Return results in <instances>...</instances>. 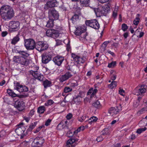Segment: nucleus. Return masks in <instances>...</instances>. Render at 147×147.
Returning a JSON list of instances; mask_svg holds the SVG:
<instances>
[{"label": "nucleus", "mask_w": 147, "mask_h": 147, "mask_svg": "<svg viewBox=\"0 0 147 147\" xmlns=\"http://www.w3.org/2000/svg\"><path fill=\"white\" fill-rule=\"evenodd\" d=\"M20 23L18 21H12L10 22L9 27L13 30L14 31H17L20 28Z\"/></svg>", "instance_id": "nucleus-16"}, {"label": "nucleus", "mask_w": 147, "mask_h": 147, "mask_svg": "<svg viewBox=\"0 0 147 147\" xmlns=\"http://www.w3.org/2000/svg\"><path fill=\"white\" fill-rule=\"evenodd\" d=\"M117 85V82L116 81H113L111 84L109 85V87L111 89L116 87Z\"/></svg>", "instance_id": "nucleus-36"}, {"label": "nucleus", "mask_w": 147, "mask_h": 147, "mask_svg": "<svg viewBox=\"0 0 147 147\" xmlns=\"http://www.w3.org/2000/svg\"><path fill=\"white\" fill-rule=\"evenodd\" d=\"M111 7V3H108L107 4L105 5L104 7H102L105 16H106L107 14L110 11V8Z\"/></svg>", "instance_id": "nucleus-22"}, {"label": "nucleus", "mask_w": 147, "mask_h": 147, "mask_svg": "<svg viewBox=\"0 0 147 147\" xmlns=\"http://www.w3.org/2000/svg\"><path fill=\"white\" fill-rule=\"evenodd\" d=\"M97 119L98 118L94 116L92 117L90 119H88V123L92 124L93 123L96 122Z\"/></svg>", "instance_id": "nucleus-30"}, {"label": "nucleus", "mask_w": 147, "mask_h": 147, "mask_svg": "<svg viewBox=\"0 0 147 147\" xmlns=\"http://www.w3.org/2000/svg\"><path fill=\"white\" fill-rule=\"evenodd\" d=\"M78 121L81 122H82L84 121H88V117L86 116L85 115H81L80 117H78Z\"/></svg>", "instance_id": "nucleus-24"}, {"label": "nucleus", "mask_w": 147, "mask_h": 147, "mask_svg": "<svg viewBox=\"0 0 147 147\" xmlns=\"http://www.w3.org/2000/svg\"><path fill=\"white\" fill-rule=\"evenodd\" d=\"M87 36V34L86 33H84L83 35H82L80 37V40H84V41L86 40L87 39L86 38V36Z\"/></svg>", "instance_id": "nucleus-39"}, {"label": "nucleus", "mask_w": 147, "mask_h": 147, "mask_svg": "<svg viewBox=\"0 0 147 147\" xmlns=\"http://www.w3.org/2000/svg\"><path fill=\"white\" fill-rule=\"evenodd\" d=\"M104 136H102V134L101 136L98 137L96 138V140L98 142H100L102 141L103 140L104 137H103Z\"/></svg>", "instance_id": "nucleus-51"}, {"label": "nucleus", "mask_w": 147, "mask_h": 147, "mask_svg": "<svg viewBox=\"0 0 147 147\" xmlns=\"http://www.w3.org/2000/svg\"><path fill=\"white\" fill-rule=\"evenodd\" d=\"M108 45V42L107 41L104 42L102 45V47L104 48V51L106 49V48Z\"/></svg>", "instance_id": "nucleus-57"}, {"label": "nucleus", "mask_w": 147, "mask_h": 147, "mask_svg": "<svg viewBox=\"0 0 147 147\" xmlns=\"http://www.w3.org/2000/svg\"><path fill=\"white\" fill-rule=\"evenodd\" d=\"M79 19V16L78 15L75 14L71 18V20L73 23L74 24Z\"/></svg>", "instance_id": "nucleus-31"}, {"label": "nucleus", "mask_w": 147, "mask_h": 147, "mask_svg": "<svg viewBox=\"0 0 147 147\" xmlns=\"http://www.w3.org/2000/svg\"><path fill=\"white\" fill-rule=\"evenodd\" d=\"M93 91V88H91L88 90V91L87 92V94L88 95H89L90 94H92V93Z\"/></svg>", "instance_id": "nucleus-59"}, {"label": "nucleus", "mask_w": 147, "mask_h": 147, "mask_svg": "<svg viewBox=\"0 0 147 147\" xmlns=\"http://www.w3.org/2000/svg\"><path fill=\"white\" fill-rule=\"evenodd\" d=\"M24 46L28 50H32L35 48L36 42L32 39L29 38L24 40Z\"/></svg>", "instance_id": "nucleus-6"}, {"label": "nucleus", "mask_w": 147, "mask_h": 147, "mask_svg": "<svg viewBox=\"0 0 147 147\" xmlns=\"http://www.w3.org/2000/svg\"><path fill=\"white\" fill-rule=\"evenodd\" d=\"M139 20L140 18L139 17H137L136 18L134 21V24L135 25H137L139 23Z\"/></svg>", "instance_id": "nucleus-47"}, {"label": "nucleus", "mask_w": 147, "mask_h": 147, "mask_svg": "<svg viewBox=\"0 0 147 147\" xmlns=\"http://www.w3.org/2000/svg\"><path fill=\"white\" fill-rule=\"evenodd\" d=\"M119 45V43L118 42H114L112 45V46L115 48H117L118 47Z\"/></svg>", "instance_id": "nucleus-60"}, {"label": "nucleus", "mask_w": 147, "mask_h": 147, "mask_svg": "<svg viewBox=\"0 0 147 147\" xmlns=\"http://www.w3.org/2000/svg\"><path fill=\"white\" fill-rule=\"evenodd\" d=\"M54 20L53 19L49 18V20L47 22L46 26L48 28H52L53 26V21Z\"/></svg>", "instance_id": "nucleus-29"}, {"label": "nucleus", "mask_w": 147, "mask_h": 147, "mask_svg": "<svg viewBox=\"0 0 147 147\" xmlns=\"http://www.w3.org/2000/svg\"><path fill=\"white\" fill-rule=\"evenodd\" d=\"M54 56V54L52 51H47L41 55L42 62L44 64L48 63L52 60Z\"/></svg>", "instance_id": "nucleus-2"}, {"label": "nucleus", "mask_w": 147, "mask_h": 147, "mask_svg": "<svg viewBox=\"0 0 147 147\" xmlns=\"http://www.w3.org/2000/svg\"><path fill=\"white\" fill-rule=\"evenodd\" d=\"M13 61L15 62L20 64L21 65L27 66L28 64L29 60L25 58L18 56H14Z\"/></svg>", "instance_id": "nucleus-4"}, {"label": "nucleus", "mask_w": 147, "mask_h": 147, "mask_svg": "<svg viewBox=\"0 0 147 147\" xmlns=\"http://www.w3.org/2000/svg\"><path fill=\"white\" fill-rule=\"evenodd\" d=\"M86 27L85 25H82L78 26L76 28L75 32V34L77 36H79L82 33H84L86 31Z\"/></svg>", "instance_id": "nucleus-20"}, {"label": "nucleus", "mask_w": 147, "mask_h": 147, "mask_svg": "<svg viewBox=\"0 0 147 147\" xmlns=\"http://www.w3.org/2000/svg\"><path fill=\"white\" fill-rule=\"evenodd\" d=\"M121 110V105L115 107H111L109 110V113L113 116L117 114Z\"/></svg>", "instance_id": "nucleus-17"}, {"label": "nucleus", "mask_w": 147, "mask_h": 147, "mask_svg": "<svg viewBox=\"0 0 147 147\" xmlns=\"http://www.w3.org/2000/svg\"><path fill=\"white\" fill-rule=\"evenodd\" d=\"M51 121V119H48V120L45 122V125L46 126H48V125H49Z\"/></svg>", "instance_id": "nucleus-56"}, {"label": "nucleus", "mask_w": 147, "mask_h": 147, "mask_svg": "<svg viewBox=\"0 0 147 147\" xmlns=\"http://www.w3.org/2000/svg\"><path fill=\"white\" fill-rule=\"evenodd\" d=\"M116 61H113L111 63H109L108 67H113L116 65Z\"/></svg>", "instance_id": "nucleus-44"}, {"label": "nucleus", "mask_w": 147, "mask_h": 147, "mask_svg": "<svg viewBox=\"0 0 147 147\" xmlns=\"http://www.w3.org/2000/svg\"><path fill=\"white\" fill-rule=\"evenodd\" d=\"M20 40L19 34L17 35L14 37L12 40L11 43L13 45H16Z\"/></svg>", "instance_id": "nucleus-27"}, {"label": "nucleus", "mask_w": 147, "mask_h": 147, "mask_svg": "<svg viewBox=\"0 0 147 147\" xmlns=\"http://www.w3.org/2000/svg\"><path fill=\"white\" fill-rule=\"evenodd\" d=\"M14 107L19 111H22L25 109V103L22 100H18L15 101Z\"/></svg>", "instance_id": "nucleus-13"}, {"label": "nucleus", "mask_w": 147, "mask_h": 147, "mask_svg": "<svg viewBox=\"0 0 147 147\" xmlns=\"http://www.w3.org/2000/svg\"><path fill=\"white\" fill-rule=\"evenodd\" d=\"M84 129L83 127H80L78 128L76 130L73 131L74 134H77L78 132H80L81 130L83 131Z\"/></svg>", "instance_id": "nucleus-43"}, {"label": "nucleus", "mask_w": 147, "mask_h": 147, "mask_svg": "<svg viewBox=\"0 0 147 147\" xmlns=\"http://www.w3.org/2000/svg\"><path fill=\"white\" fill-rule=\"evenodd\" d=\"M7 92L11 96L15 97L17 96V95L12 90L8 89L7 90Z\"/></svg>", "instance_id": "nucleus-33"}, {"label": "nucleus", "mask_w": 147, "mask_h": 147, "mask_svg": "<svg viewBox=\"0 0 147 147\" xmlns=\"http://www.w3.org/2000/svg\"><path fill=\"white\" fill-rule=\"evenodd\" d=\"M58 5V3L56 0H52L47 2L45 6V9H47L50 7L57 6Z\"/></svg>", "instance_id": "nucleus-18"}, {"label": "nucleus", "mask_w": 147, "mask_h": 147, "mask_svg": "<svg viewBox=\"0 0 147 147\" xmlns=\"http://www.w3.org/2000/svg\"><path fill=\"white\" fill-rule=\"evenodd\" d=\"M35 49L39 52L47 50L49 47L48 45L45 42L39 41L36 42Z\"/></svg>", "instance_id": "nucleus-3"}, {"label": "nucleus", "mask_w": 147, "mask_h": 147, "mask_svg": "<svg viewBox=\"0 0 147 147\" xmlns=\"http://www.w3.org/2000/svg\"><path fill=\"white\" fill-rule=\"evenodd\" d=\"M92 106L97 109H100L101 107V105L98 100L94 102L92 104Z\"/></svg>", "instance_id": "nucleus-32"}, {"label": "nucleus", "mask_w": 147, "mask_h": 147, "mask_svg": "<svg viewBox=\"0 0 147 147\" xmlns=\"http://www.w3.org/2000/svg\"><path fill=\"white\" fill-rule=\"evenodd\" d=\"M109 131L107 128H105L102 131V136L109 135Z\"/></svg>", "instance_id": "nucleus-37"}, {"label": "nucleus", "mask_w": 147, "mask_h": 147, "mask_svg": "<svg viewBox=\"0 0 147 147\" xmlns=\"http://www.w3.org/2000/svg\"><path fill=\"white\" fill-rule=\"evenodd\" d=\"M53 103L54 102L52 100H49L47 101V102L45 103V106H47L53 104Z\"/></svg>", "instance_id": "nucleus-41"}, {"label": "nucleus", "mask_w": 147, "mask_h": 147, "mask_svg": "<svg viewBox=\"0 0 147 147\" xmlns=\"http://www.w3.org/2000/svg\"><path fill=\"white\" fill-rule=\"evenodd\" d=\"M37 122H36L32 123L29 126V128L30 129H33L35 126L37 124Z\"/></svg>", "instance_id": "nucleus-48"}, {"label": "nucleus", "mask_w": 147, "mask_h": 147, "mask_svg": "<svg viewBox=\"0 0 147 147\" xmlns=\"http://www.w3.org/2000/svg\"><path fill=\"white\" fill-rule=\"evenodd\" d=\"M7 31L3 32L1 33V36L2 37H4L7 34Z\"/></svg>", "instance_id": "nucleus-62"}, {"label": "nucleus", "mask_w": 147, "mask_h": 147, "mask_svg": "<svg viewBox=\"0 0 147 147\" xmlns=\"http://www.w3.org/2000/svg\"><path fill=\"white\" fill-rule=\"evenodd\" d=\"M146 129V127L138 129L137 130L136 132L138 134H141L142 132L145 131Z\"/></svg>", "instance_id": "nucleus-46"}, {"label": "nucleus", "mask_w": 147, "mask_h": 147, "mask_svg": "<svg viewBox=\"0 0 147 147\" xmlns=\"http://www.w3.org/2000/svg\"><path fill=\"white\" fill-rule=\"evenodd\" d=\"M76 115L78 116V117H80L81 115V112L80 111H78L76 112Z\"/></svg>", "instance_id": "nucleus-61"}, {"label": "nucleus", "mask_w": 147, "mask_h": 147, "mask_svg": "<svg viewBox=\"0 0 147 147\" xmlns=\"http://www.w3.org/2000/svg\"><path fill=\"white\" fill-rule=\"evenodd\" d=\"M128 27L125 24H123L122 25V29L124 31H126Z\"/></svg>", "instance_id": "nucleus-49"}, {"label": "nucleus", "mask_w": 147, "mask_h": 147, "mask_svg": "<svg viewBox=\"0 0 147 147\" xmlns=\"http://www.w3.org/2000/svg\"><path fill=\"white\" fill-rule=\"evenodd\" d=\"M97 87L96 86H95V88H94V89H93V91H92V93L91 94V97H93L94 95H95L96 93H97L98 90L96 89V88Z\"/></svg>", "instance_id": "nucleus-50"}, {"label": "nucleus", "mask_w": 147, "mask_h": 147, "mask_svg": "<svg viewBox=\"0 0 147 147\" xmlns=\"http://www.w3.org/2000/svg\"><path fill=\"white\" fill-rule=\"evenodd\" d=\"M72 90V89L71 88L67 86L65 88L64 90V92L65 93H68L69 92H71Z\"/></svg>", "instance_id": "nucleus-40"}, {"label": "nucleus", "mask_w": 147, "mask_h": 147, "mask_svg": "<svg viewBox=\"0 0 147 147\" xmlns=\"http://www.w3.org/2000/svg\"><path fill=\"white\" fill-rule=\"evenodd\" d=\"M34 111L32 109L31 110L30 113H29V116H32L34 114Z\"/></svg>", "instance_id": "nucleus-64"}, {"label": "nucleus", "mask_w": 147, "mask_h": 147, "mask_svg": "<svg viewBox=\"0 0 147 147\" xmlns=\"http://www.w3.org/2000/svg\"><path fill=\"white\" fill-rule=\"evenodd\" d=\"M113 73V72L111 71V79L113 80L114 81L117 78V76L115 74H112Z\"/></svg>", "instance_id": "nucleus-45"}, {"label": "nucleus", "mask_w": 147, "mask_h": 147, "mask_svg": "<svg viewBox=\"0 0 147 147\" xmlns=\"http://www.w3.org/2000/svg\"><path fill=\"white\" fill-rule=\"evenodd\" d=\"M95 12L96 16L98 17H100L101 16H104L102 8H98L95 10Z\"/></svg>", "instance_id": "nucleus-23"}, {"label": "nucleus", "mask_w": 147, "mask_h": 147, "mask_svg": "<svg viewBox=\"0 0 147 147\" xmlns=\"http://www.w3.org/2000/svg\"><path fill=\"white\" fill-rule=\"evenodd\" d=\"M56 45L58 46L60 45L61 44V41L58 40H56Z\"/></svg>", "instance_id": "nucleus-63"}, {"label": "nucleus", "mask_w": 147, "mask_h": 147, "mask_svg": "<svg viewBox=\"0 0 147 147\" xmlns=\"http://www.w3.org/2000/svg\"><path fill=\"white\" fill-rule=\"evenodd\" d=\"M90 0H80V4L81 6L86 7L88 6Z\"/></svg>", "instance_id": "nucleus-26"}, {"label": "nucleus", "mask_w": 147, "mask_h": 147, "mask_svg": "<svg viewBox=\"0 0 147 147\" xmlns=\"http://www.w3.org/2000/svg\"><path fill=\"white\" fill-rule=\"evenodd\" d=\"M125 93V91L123 89H121V88H119V93L123 96L124 95V94Z\"/></svg>", "instance_id": "nucleus-55"}, {"label": "nucleus", "mask_w": 147, "mask_h": 147, "mask_svg": "<svg viewBox=\"0 0 147 147\" xmlns=\"http://www.w3.org/2000/svg\"><path fill=\"white\" fill-rule=\"evenodd\" d=\"M43 85L45 88H47L52 86V82L47 80H46L43 82Z\"/></svg>", "instance_id": "nucleus-25"}, {"label": "nucleus", "mask_w": 147, "mask_h": 147, "mask_svg": "<svg viewBox=\"0 0 147 147\" xmlns=\"http://www.w3.org/2000/svg\"><path fill=\"white\" fill-rule=\"evenodd\" d=\"M6 135V132L4 130H2L0 132V137H3Z\"/></svg>", "instance_id": "nucleus-54"}, {"label": "nucleus", "mask_w": 147, "mask_h": 147, "mask_svg": "<svg viewBox=\"0 0 147 147\" xmlns=\"http://www.w3.org/2000/svg\"><path fill=\"white\" fill-rule=\"evenodd\" d=\"M85 24L87 26H90L95 29H98L99 28V25L96 19L86 20Z\"/></svg>", "instance_id": "nucleus-10"}, {"label": "nucleus", "mask_w": 147, "mask_h": 147, "mask_svg": "<svg viewBox=\"0 0 147 147\" xmlns=\"http://www.w3.org/2000/svg\"><path fill=\"white\" fill-rule=\"evenodd\" d=\"M72 117V115L71 113H68L66 116V118L67 119H69Z\"/></svg>", "instance_id": "nucleus-58"}, {"label": "nucleus", "mask_w": 147, "mask_h": 147, "mask_svg": "<svg viewBox=\"0 0 147 147\" xmlns=\"http://www.w3.org/2000/svg\"><path fill=\"white\" fill-rule=\"evenodd\" d=\"M26 128L23 125V123H22L18 125L15 130L18 136H21V138H23L26 134L25 132Z\"/></svg>", "instance_id": "nucleus-5"}, {"label": "nucleus", "mask_w": 147, "mask_h": 147, "mask_svg": "<svg viewBox=\"0 0 147 147\" xmlns=\"http://www.w3.org/2000/svg\"><path fill=\"white\" fill-rule=\"evenodd\" d=\"M32 139L34 140L32 143V147H41L45 142L44 139L42 137H37Z\"/></svg>", "instance_id": "nucleus-7"}, {"label": "nucleus", "mask_w": 147, "mask_h": 147, "mask_svg": "<svg viewBox=\"0 0 147 147\" xmlns=\"http://www.w3.org/2000/svg\"><path fill=\"white\" fill-rule=\"evenodd\" d=\"M45 110V107L44 106H41L38 108L37 112L40 114H42Z\"/></svg>", "instance_id": "nucleus-34"}, {"label": "nucleus", "mask_w": 147, "mask_h": 147, "mask_svg": "<svg viewBox=\"0 0 147 147\" xmlns=\"http://www.w3.org/2000/svg\"><path fill=\"white\" fill-rule=\"evenodd\" d=\"M64 60V57L59 55L55 57L53 59V62L56 65H60Z\"/></svg>", "instance_id": "nucleus-21"}, {"label": "nucleus", "mask_w": 147, "mask_h": 147, "mask_svg": "<svg viewBox=\"0 0 147 147\" xmlns=\"http://www.w3.org/2000/svg\"><path fill=\"white\" fill-rule=\"evenodd\" d=\"M117 9H115L114 10L113 12L112 16L113 17H114V18H115L116 17L117 15Z\"/></svg>", "instance_id": "nucleus-52"}, {"label": "nucleus", "mask_w": 147, "mask_h": 147, "mask_svg": "<svg viewBox=\"0 0 147 147\" xmlns=\"http://www.w3.org/2000/svg\"><path fill=\"white\" fill-rule=\"evenodd\" d=\"M78 140V139H76L74 137L70 138L67 141L65 147H75V143Z\"/></svg>", "instance_id": "nucleus-19"}, {"label": "nucleus", "mask_w": 147, "mask_h": 147, "mask_svg": "<svg viewBox=\"0 0 147 147\" xmlns=\"http://www.w3.org/2000/svg\"><path fill=\"white\" fill-rule=\"evenodd\" d=\"M14 88L20 92H27L28 90V88L25 85H21L17 82H14Z\"/></svg>", "instance_id": "nucleus-9"}, {"label": "nucleus", "mask_w": 147, "mask_h": 147, "mask_svg": "<svg viewBox=\"0 0 147 147\" xmlns=\"http://www.w3.org/2000/svg\"><path fill=\"white\" fill-rule=\"evenodd\" d=\"M73 76L71 72L68 71L66 72L64 75L61 76L59 77V80L60 82H63L66 81L69 78H71Z\"/></svg>", "instance_id": "nucleus-15"}, {"label": "nucleus", "mask_w": 147, "mask_h": 147, "mask_svg": "<svg viewBox=\"0 0 147 147\" xmlns=\"http://www.w3.org/2000/svg\"><path fill=\"white\" fill-rule=\"evenodd\" d=\"M36 71L31 70L29 71V73L30 74L32 75L35 79H37L41 81H42L44 79L43 76L40 74L39 72L37 71L39 69V67H36Z\"/></svg>", "instance_id": "nucleus-8"}, {"label": "nucleus", "mask_w": 147, "mask_h": 147, "mask_svg": "<svg viewBox=\"0 0 147 147\" xmlns=\"http://www.w3.org/2000/svg\"><path fill=\"white\" fill-rule=\"evenodd\" d=\"M17 52L20 54L24 57H28V54L26 52L24 51H17Z\"/></svg>", "instance_id": "nucleus-38"}, {"label": "nucleus", "mask_w": 147, "mask_h": 147, "mask_svg": "<svg viewBox=\"0 0 147 147\" xmlns=\"http://www.w3.org/2000/svg\"><path fill=\"white\" fill-rule=\"evenodd\" d=\"M74 134L73 132H71V131H69L67 132V135L68 137H72L73 136Z\"/></svg>", "instance_id": "nucleus-53"}, {"label": "nucleus", "mask_w": 147, "mask_h": 147, "mask_svg": "<svg viewBox=\"0 0 147 147\" xmlns=\"http://www.w3.org/2000/svg\"><path fill=\"white\" fill-rule=\"evenodd\" d=\"M146 89L145 86H141L135 89V94L136 95H142L146 92Z\"/></svg>", "instance_id": "nucleus-14"}, {"label": "nucleus", "mask_w": 147, "mask_h": 147, "mask_svg": "<svg viewBox=\"0 0 147 147\" xmlns=\"http://www.w3.org/2000/svg\"><path fill=\"white\" fill-rule=\"evenodd\" d=\"M46 35L49 37L56 38L59 36L58 31L53 29L48 30L46 32Z\"/></svg>", "instance_id": "nucleus-11"}, {"label": "nucleus", "mask_w": 147, "mask_h": 147, "mask_svg": "<svg viewBox=\"0 0 147 147\" xmlns=\"http://www.w3.org/2000/svg\"><path fill=\"white\" fill-rule=\"evenodd\" d=\"M1 18L4 21H9L14 16L15 13L13 8L8 5H4L0 9Z\"/></svg>", "instance_id": "nucleus-1"}, {"label": "nucleus", "mask_w": 147, "mask_h": 147, "mask_svg": "<svg viewBox=\"0 0 147 147\" xmlns=\"http://www.w3.org/2000/svg\"><path fill=\"white\" fill-rule=\"evenodd\" d=\"M81 97L79 95L75 96L73 99V101L76 104H78L80 102Z\"/></svg>", "instance_id": "nucleus-28"}, {"label": "nucleus", "mask_w": 147, "mask_h": 147, "mask_svg": "<svg viewBox=\"0 0 147 147\" xmlns=\"http://www.w3.org/2000/svg\"><path fill=\"white\" fill-rule=\"evenodd\" d=\"M49 18L53 19L54 20L58 19L59 13L54 9H50L48 12Z\"/></svg>", "instance_id": "nucleus-12"}, {"label": "nucleus", "mask_w": 147, "mask_h": 147, "mask_svg": "<svg viewBox=\"0 0 147 147\" xmlns=\"http://www.w3.org/2000/svg\"><path fill=\"white\" fill-rule=\"evenodd\" d=\"M71 57L73 58L75 63L77 64L78 61L80 57L74 53L71 54Z\"/></svg>", "instance_id": "nucleus-35"}, {"label": "nucleus", "mask_w": 147, "mask_h": 147, "mask_svg": "<svg viewBox=\"0 0 147 147\" xmlns=\"http://www.w3.org/2000/svg\"><path fill=\"white\" fill-rule=\"evenodd\" d=\"M85 61V58L84 57H80L78 61L77 64L83 63Z\"/></svg>", "instance_id": "nucleus-42"}]
</instances>
